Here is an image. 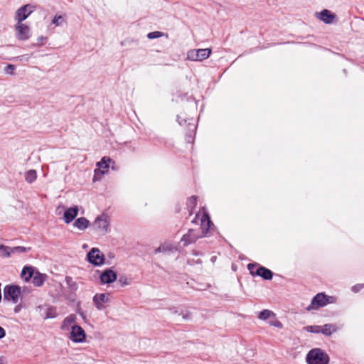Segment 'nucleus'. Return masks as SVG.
<instances>
[{"mask_svg": "<svg viewBox=\"0 0 364 364\" xmlns=\"http://www.w3.org/2000/svg\"><path fill=\"white\" fill-rule=\"evenodd\" d=\"M255 274L256 276H259L266 280H270L273 277L272 272L264 267H259L257 268Z\"/></svg>", "mask_w": 364, "mask_h": 364, "instance_id": "obj_17", "label": "nucleus"}, {"mask_svg": "<svg viewBox=\"0 0 364 364\" xmlns=\"http://www.w3.org/2000/svg\"><path fill=\"white\" fill-rule=\"evenodd\" d=\"M211 53V49H192L187 53V59L192 61H202L208 58Z\"/></svg>", "mask_w": 364, "mask_h": 364, "instance_id": "obj_5", "label": "nucleus"}, {"mask_svg": "<svg viewBox=\"0 0 364 364\" xmlns=\"http://www.w3.org/2000/svg\"><path fill=\"white\" fill-rule=\"evenodd\" d=\"M90 225V221L84 217L76 219L74 222V227L77 228L80 230H85Z\"/></svg>", "mask_w": 364, "mask_h": 364, "instance_id": "obj_20", "label": "nucleus"}, {"mask_svg": "<svg viewBox=\"0 0 364 364\" xmlns=\"http://www.w3.org/2000/svg\"><path fill=\"white\" fill-rule=\"evenodd\" d=\"M21 289L17 285H6L4 289V299L14 304L18 303Z\"/></svg>", "mask_w": 364, "mask_h": 364, "instance_id": "obj_3", "label": "nucleus"}, {"mask_svg": "<svg viewBox=\"0 0 364 364\" xmlns=\"http://www.w3.org/2000/svg\"><path fill=\"white\" fill-rule=\"evenodd\" d=\"M163 36H164V33H162V32L154 31V32L149 33L147 35V37L149 39H154V38H160Z\"/></svg>", "mask_w": 364, "mask_h": 364, "instance_id": "obj_28", "label": "nucleus"}, {"mask_svg": "<svg viewBox=\"0 0 364 364\" xmlns=\"http://www.w3.org/2000/svg\"><path fill=\"white\" fill-rule=\"evenodd\" d=\"M269 325L272 326H274V327L279 328H282L283 327L282 323L279 321H278L277 319H275L274 321H269Z\"/></svg>", "mask_w": 364, "mask_h": 364, "instance_id": "obj_32", "label": "nucleus"}, {"mask_svg": "<svg viewBox=\"0 0 364 364\" xmlns=\"http://www.w3.org/2000/svg\"><path fill=\"white\" fill-rule=\"evenodd\" d=\"M66 284L72 289L76 290L77 289V284L75 282L73 281L71 277L67 276L65 277Z\"/></svg>", "mask_w": 364, "mask_h": 364, "instance_id": "obj_26", "label": "nucleus"}, {"mask_svg": "<svg viewBox=\"0 0 364 364\" xmlns=\"http://www.w3.org/2000/svg\"><path fill=\"white\" fill-rule=\"evenodd\" d=\"M114 278H115V281H116V280H117V273H116V272H115Z\"/></svg>", "mask_w": 364, "mask_h": 364, "instance_id": "obj_41", "label": "nucleus"}, {"mask_svg": "<svg viewBox=\"0 0 364 364\" xmlns=\"http://www.w3.org/2000/svg\"><path fill=\"white\" fill-rule=\"evenodd\" d=\"M76 318V316L74 314H71L65 318L61 325V329L63 331L72 330V326L75 325Z\"/></svg>", "mask_w": 364, "mask_h": 364, "instance_id": "obj_16", "label": "nucleus"}, {"mask_svg": "<svg viewBox=\"0 0 364 364\" xmlns=\"http://www.w3.org/2000/svg\"><path fill=\"white\" fill-rule=\"evenodd\" d=\"M63 21V18L61 16H55L53 19V23L55 24L56 26H60Z\"/></svg>", "mask_w": 364, "mask_h": 364, "instance_id": "obj_33", "label": "nucleus"}, {"mask_svg": "<svg viewBox=\"0 0 364 364\" xmlns=\"http://www.w3.org/2000/svg\"><path fill=\"white\" fill-rule=\"evenodd\" d=\"M87 259L95 266H100L105 262L104 255L97 248H92L87 255Z\"/></svg>", "mask_w": 364, "mask_h": 364, "instance_id": "obj_7", "label": "nucleus"}, {"mask_svg": "<svg viewBox=\"0 0 364 364\" xmlns=\"http://www.w3.org/2000/svg\"><path fill=\"white\" fill-rule=\"evenodd\" d=\"M111 159L105 156L97 164V168L95 170L93 177L94 181H100L102 176L108 172L109 167V163Z\"/></svg>", "mask_w": 364, "mask_h": 364, "instance_id": "obj_6", "label": "nucleus"}, {"mask_svg": "<svg viewBox=\"0 0 364 364\" xmlns=\"http://www.w3.org/2000/svg\"><path fill=\"white\" fill-rule=\"evenodd\" d=\"M196 205V196H192L188 200V205L189 206L191 205L192 207H195Z\"/></svg>", "mask_w": 364, "mask_h": 364, "instance_id": "obj_35", "label": "nucleus"}, {"mask_svg": "<svg viewBox=\"0 0 364 364\" xmlns=\"http://www.w3.org/2000/svg\"><path fill=\"white\" fill-rule=\"evenodd\" d=\"M109 226V222L107 220V217L106 215L102 214V215L97 217L94 222V227L96 229L107 231Z\"/></svg>", "mask_w": 364, "mask_h": 364, "instance_id": "obj_14", "label": "nucleus"}, {"mask_svg": "<svg viewBox=\"0 0 364 364\" xmlns=\"http://www.w3.org/2000/svg\"><path fill=\"white\" fill-rule=\"evenodd\" d=\"M35 6L31 4H26L19 8L15 14V20L17 23H22L33 11Z\"/></svg>", "mask_w": 364, "mask_h": 364, "instance_id": "obj_9", "label": "nucleus"}, {"mask_svg": "<svg viewBox=\"0 0 364 364\" xmlns=\"http://www.w3.org/2000/svg\"><path fill=\"white\" fill-rule=\"evenodd\" d=\"M316 16L319 20L327 24L332 23L336 17L335 14L327 9H323L319 13H316Z\"/></svg>", "mask_w": 364, "mask_h": 364, "instance_id": "obj_13", "label": "nucleus"}, {"mask_svg": "<svg viewBox=\"0 0 364 364\" xmlns=\"http://www.w3.org/2000/svg\"><path fill=\"white\" fill-rule=\"evenodd\" d=\"M320 326H307L304 328V329L310 333H320Z\"/></svg>", "mask_w": 364, "mask_h": 364, "instance_id": "obj_27", "label": "nucleus"}, {"mask_svg": "<svg viewBox=\"0 0 364 364\" xmlns=\"http://www.w3.org/2000/svg\"><path fill=\"white\" fill-rule=\"evenodd\" d=\"M21 309V305H17L15 308H14V311L15 313H18L20 311Z\"/></svg>", "mask_w": 364, "mask_h": 364, "instance_id": "obj_39", "label": "nucleus"}, {"mask_svg": "<svg viewBox=\"0 0 364 364\" xmlns=\"http://www.w3.org/2000/svg\"><path fill=\"white\" fill-rule=\"evenodd\" d=\"M257 264H252V263H250L247 265V268L250 270V272L252 276H256L255 269L257 268Z\"/></svg>", "mask_w": 364, "mask_h": 364, "instance_id": "obj_34", "label": "nucleus"}, {"mask_svg": "<svg viewBox=\"0 0 364 364\" xmlns=\"http://www.w3.org/2000/svg\"><path fill=\"white\" fill-rule=\"evenodd\" d=\"M28 250H30V248H26L24 247H21V246L12 247L13 254L26 252Z\"/></svg>", "mask_w": 364, "mask_h": 364, "instance_id": "obj_29", "label": "nucleus"}, {"mask_svg": "<svg viewBox=\"0 0 364 364\" xmlns=\"http://www.w3.org/2000/svg\"><path fill=\"white\" fill-rule=\"evenodd\" d=\"M101 282L109 284L114 282V271L112 269L105 270L100 276Z\"/></svg>", "mask_w": 364, "mask_h": 364, "instance_id": "obj_18", "label": "nucleus"}, {"mask_svg": "<svg viewBox=\"0 0 364 364\" xmlns=\"http://www.w3.org/2000/svg\"><path fill=\"white\" fill-rule=\"evenodd\" d=\"M203 235L200 234L199 230L190 229L188 233L185 234L181 238V242H183L184 246H187L190 244H193L197 241L200 237Z\"/></svg>", "mask_w": 364, "mask_h": 364, "instance_id": "obj_11", "label": "nucleus"}, {"mask_svg": "<svg viewBox=\"0 0 364 364\" xmlns=\"http://www.w3.org/2000/svg\"><path fill=\"white\" fill-rule=\"evenodd\" d=\"M187 141H188V142H189V143H191V142H192V141H193V137H192V136H191V135H190V136H188L187 137Z\"/></svg>", "mask_w": 364, "mask_h": 364, "instance_id": "obj_40", "label": "nucleus"}, {"mask_svg": "<svg viewBox=\"0 0 364 364\" xmlns=\"http://www.w3.org/2000/svg\"><path fill=\"white\" fill-rule=\"evenodd\" d=\"M86 335L83 328L78 325L72 326L70 338L75 343H81L85 339Z\"/></svg>", "mask_w": 364, "mask_h": 364, "instance_id": "obj_10", "label": "nucleus"}, {"mask_svg": "<svg viewBox=\"0 0 364 364\" xmlns=\"http://www.w3.org/2000/svg\"><path fill=\"white\" fill-rule=\"evenodd\" d=\"M130 281L131 279H128L124 276H121L119 279V282L122 287L129 285L130 284Z\"/></svg>", "mask_w": 364, "mask_h": 364, "instance_id": "obj_30", "label": "nucleus"}, {"mask_svg": "<svg viewBox=\"0 0 364 364\" xmlns=\"http://www.w3.org/2000/svg\"><path fill=\"white\" fill-rule=\"evenodd\" d=\"M166 250V247H165V246H164V245H161V246H159L158 248H156V249L155 250V252H156V253H159V252H164V251H165Z\"/></svg>", "mask_w": 364, "mask_h": 364, "instance_id": "obj_37", "label": "nucleus"}, {"mask_svg": "<svg viewBox=\"0 0 364 364\" xmlns=\"http://www.w3.org/2000/svg\"><path fill=\"white\" fill-rule=\"evenodd\" d=\"M13 254L12 247H6L3 245H0V256L9 257Z\"/></svg>", "mask_w": 364, "mask_h": 364, "instance_id": "obj_23", "label": "nucleus"}, {"mask_svg": "<svg viewBox=\"0 0 364 364\" xmlns=\"http://www.w3.org/2000/svg\"><path fill=\"white\" fill-rule=\"evenodd\" d=\"M34 274L33 267H24L22 269L21 276L24 281L28 282L31 278H33Z\"/></svg>", "mask_w": 364, "mask_h": 364, "instance_id": "obj_19", "label": "nucleus"}, {"mask_svg": "<svg viewBox=\"0 0 364 364\" xmlns=\"http://www.w3.org/2000/svg\"><path fill=\"white\" fill-rule=\"evenodd\" d=\"M274 316V314L268 309H264L259 313L258 318L261 320H267L271 316Z\"/></svg>", "mask_w": 364, "mask_h": 364, "instance_id": "obj_25", "label": "nucleus"}, {"mask_svg": "<svg viewBox=\"0 0 364 364\" xmlns=\"http://www.w3.org/2000/svg\"><path fill=\"white\" fill-rule=\"evenodd\" d=\"M332 299L333 297L331 296H328L323 293H318L312 299L310 305L306 307V310L311 311L325 306L326 304L332 303Z\"/></svg>", "mask_w": 364, "mask_h": 364, "instance_id": "obj_2", "label": "nucleus"}, {"mask_svg": "<svg viewBox=\"0 0 364 364\" xmlns=\"http://www.w3.org/2000/svg\"><path fill=\"white\" fill-rule=\"evenodd\" d=\"M308 364H328L329 356L320 348L311 350L306 355Z\"/></svg>", "mask_w": 364, "mask_h": 364, "instance_id": "obj_1", "label": "nucleus"}, {"mask_svg": "<svg viewBox=\"0 0 364 364\" xmlns=\"http://www.w3.org/2000/svg\"><path fill=\"white\" fill-rule=\"evenodd\" d=\"M211 225H213L211 222L209 216L208 215H204L201 219V230H202V235L206 236L210 229Z\"/></svg>", "mask_w": 364, "mask_h": 364, "instance_id": "obj_15", "label": "nucleus"}, {"mask_svg": "<svg viewBox=\"0 0 364 364\" xmlns=\"http://www.w3.org/2000/svg\"><path fill=\"white\" fill-rule=\"evenodd\" d=\"M337 330L335 325L331 323L325 324L322 327L321 326L320 333H323L325 336H331L333 333L336 332Z\"/></svg>", "mask_w": 364, "mask_h": 364, "instance_id": "obj_21", "label": "nucleus"}, {"mask_svg": "<svg viewBox=\"0 0 364 364\" xmlns=\"http://www.w3.org/2000/svg\"><path fill=\"white\" fill-rule=\"evenodd\" d=\"M36 177L37 174L35 170H29L25 173V179L29 183H33L36 179Z\"/></svg>", "mask_w": 364, "mask_h": 364, "instance_id": "obj_24", "label": "nucleus"}, {"mask_svg": "<svg viewBox=\"0 0 364 364\" xmlns=\"http://www.w3.org/2000/svg\"><path fill=\"white\" fill-rule=\"evenodd\" d=\"M6 336V331L5 330L0 326V339L3 338Z\"/></svg>", "mask_w": 364, "mask_h": 364, "instance_id": "obj_38", "label": "nucleus"}, {"mask_svg": "<svg viewBox=\"0 0 364 364\" xmlns=\"http://www.w3.org/2000/svg\"><path fill=\"white\" fill-rule=\"evenodd\" d=\"M79 208L77 205L67 208L63 215V220L65 223L69 224L71 223L77 215Z\"/></svg>", "mask_w": 364, "mask_h": 364, "instance_id": "obj_12", "label": "nucleus"}, {"mask_svg": "<svg viewBox=\"0 0 364 364\" xmlns=\"http://www.w3.org/2000/svg\"><path fill=\"white\" fill-rule=\"evenodd\" d=\"M14 70V67L12 65H8L6 71L7 73L11 74L13 73V70Z\"/></svg>", "mask_w": 364, "mask_h": 364, "instance_id": "obj_36", "label": "nucleus"}, {"mask_svg": "<svg viewBox=\"0 0 364 364\" xmlns=\"http://www.w3.org/2000/svg\"><path fill=\"white\" fill-rule=\"evenodd\" d=\"M112 299L110 293H101L96 294L92 300L98 310H103L111 304Z\"/></svg>", "mask_w": 364, "mask_h": 364, "instance_id": "obj_4", "label": "nucleus"}, {"mask_svg": "<svg viewBox=\"0 0 364 364\" xmlns=\"http://www.w3.org/2000/svg\"><path fill=\"white\" fill-rule=\"evenodd\" d=\"M364 288V284H357L351 287V291L354 293H358Z\"/></svg>", "mask_w": 364, "mask_h": 364, "instance_id": "obj_31", "label": "nucleus"}, {"mask_svg": "<svg viewBox=\"0 0 364 364\" xmlns=\"http://www.w3.org/2000/svg\"><path fill=\"white\" fill-rule=\"evenodd\" d=\"M16 37L20 41H26L31 37L29 26L23 23H16L14 26Z\"/></svg>", "mask_w": 364, "mask_h": 364, "instance_id": "obj_8", "label": "nucleus"}, {"mask_svg": "<svg viewBox=\"0 0 364 364\" xmlns=\"http://www.w3.org/2000/svg\"><path fill=\"white\" fill-rule=\"evenodd\" d=\"M45 279V274H41L40 272H37L34 274L33 277L32 282L36 287H41L43 284Z\"/></svg>", "mask_w": 364, "mask_h": 364, "instance_id": "obj_22", "label": "nucleus"}]
</instances>
